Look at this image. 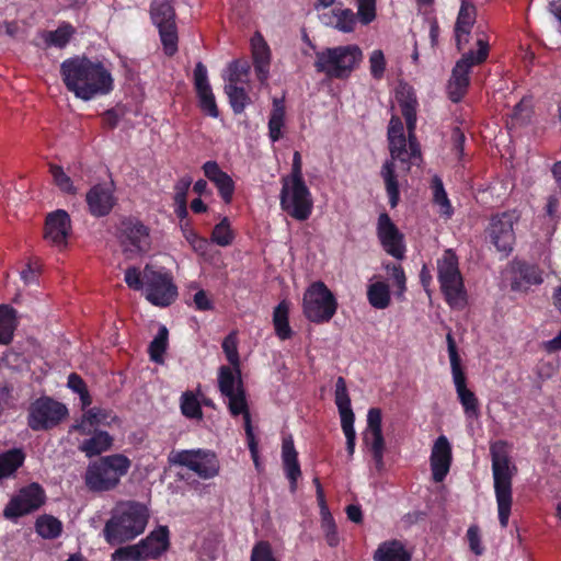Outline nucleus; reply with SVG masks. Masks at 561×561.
Returning <instances> with one entry per match:
<instances>
[{
    "label": "nucleus",
    "instance_id": "13d9d810",
    "mask_svg": "<svg viewBox=\"0 0 561 561\" xmlns=\"http://www.w3.org/2000/svg\"><path fill=\"white\" fill-rule=\"evenodd\" d=\"M49 171L55 184L60 191L68 194H76L77 190L73 186L72 180L65 173L60 165L51 164Z\"/></svg>",
    "mask_w": 561,
    "mask_h": 561
},
{
    "label": "nucleus",
    "instance_id": "cd10ccee",
    "mask_svg": "<svg viewBox=\"0 0 561 561\" xmlns=\"http://www.w3.org/2000/svg\"><path fill=\"white\" fill-rule=\"evenodd\" d=\"M282 462L286 478L289 481L290 490L295 491L298 479L301 477L298 453L295 448L291 436L283 439L282 444Z\"/></svg>",
    "mask_w": 561,
    "mask_h": 561
},
{
    "label": "nucleus",
    "instance_id": "0eeeda50",
    "mask_svg": "<svg viewBox=\"0 0 561 561\" xmlns=\"http://www.w3.org/2000/svg\"><path fill=\"white\" fill-rule=\"evenodd\" d=\"M337 306L335 296L321 280L312 283L305 293L302 309L310 322H329L336 313Z\"/></svg>",
    "mask_w": 561,
    "mask_h": 561
},
{
    "label": "nucleus",
    "instance_id": "052dcab7",
    "mask_svg": "<svg viewBox=\"0 0 561 561\" xmlns=\"http://www.w3.org/2000/svg\"><path fill=\"white\" fill-rule=\"evenodd\" d=\"M490 456L492 461V471L499 473V461L510 457L508 444L506 440H496L490 445Z\"/></svg>",
    "mask_w": 561,
    "mask_h": 561
},
{
    "label": "nucleus",
    "instance_id": "a18cd8bd",
    "mask_svg": "<svg viewBox=\"0 0 561 561\" xmlns=\"http://www.w3.org/2000/svg\"><path fill=\"white\" fill-rule=\"evenodd\" d=\"M225 93L228 96L229 104L234 114H241L245 107L251 103V98L243 87L238 84L225 85Z\"/></svg>",
    "mask_w": 561,
    "mask_h": 561
},
{
    "label": "nucleus",
    "instance_id": "603ef678",
    "mask_svg": "<svg viewBox=\"0 0 561 561\" xmlns=\"http://www.w3.org/2000/svg\"><path fill=\"white\" fill-rule=\"evenodd\" d=\"M251 66L247 59H237L228 66V83L227 84H239L248 81Z\"/></svg>",
    "mask_w": 561,
    "mask_h": 561
},
{
    "label": "nucleus",
    "instance_id": "e433bc0d",
    "mask_svg": "<svg viewBox=\"0 0 561 561\" xmlns=\"http://www.w3.org/2000/svg\"><path fill=\"white\" fill-rule=\"evenodd\" d=\"M285 113L284 99H274L268 118V137L273 142L278 141L283 137L282 129L285 125Z\"/></svg>",
    "mask_w": 561,
    "mask_h": 561
},
{
    "label": "nucleus",
    "instance_id": "0e129e2a",
    "mask_svg": "<svg viewBox=\"0 0 561 561\" xmlns=\"http://www.w3.org/2000/svg\"><path fill=\"white\" fill-rule=\"evenodd\" d=\"M386 268L390 273L398 289L396 293L398 298L403 297L404 291L407 290V277L403 267L397 264H389L386 266Z\"/></svg>",
    "mask_w": 561,
    "mask_h": 561
},
{
    "label": "nucleus",
    "instance_id": "a878e982",
    "mask_svg": "<svg viewBox=\"0 0 561 561\" xmlns=\"http://www.w3.org/2000/svg\"><path fill=\"white\" fill-rule=\"evenodd\" d=\"M251 53L256 78L261 83H265L270 77L272 54L260 32H256L251 38Z\"/></svg>",
    "mask_w": 561,
    "mask_h": 561
},
{
    "label": "nucleus",
    "instance_id": "1a4fd4ad",
    "mask_svg": "<svg viewBox=\"0 0 561 561\" xmlns=\"http://www.w3.org/2000/svg\"><path fill=\"white\" fill-rule=\"evenodd\" d=\"M279 205L291 218L307 220L313 209V199L306 182L282 180Z\"/></svg>",
    "mask_w": 561,
    "mask_h": 561
},
{
    "label": "nucleus",
    "instance_id": "7c9ffc66",
    "mask_svg": "<svg viewBox=\"0 0 561 561\" xmlns=\"http://www.w3.org/2000/svg\"><path fill=\"white\" fill-rule=\"evenodd\" d=\"M313 482L317 488V499L321 506V514H322L321 528L324 533L325 541L332 548L337 547L340 543V537L337 534L336 524L334 522V518L332 517L331 513L328 511V507L325 505V499H324L322 485L320 483L319 478H314Z\"/></svg>",
    "mask_w": 561,
    "mask_h": 561
},
{
    "label": "nucleus",
    "instance_id": "c85d7f7f",
    "mask_svg": "<svg viewBox=\"0 0 561 561\" xmlns=\"http://www.w3.org/2000/svg\"><path fill=\"white\" fill-rule=\"evenodd\" d=\"M389 150L392 159L408 162L407 137L401 118L392 115L388 126Z\"/></svg>",
    "mask_w": 561,
    "mask_h": 561
},
{
    "label": "nucleus",
    "instance_id": "6ab92c4d",
    "mask_svg": "<svg viewBox=\"0 0 561 561\" xmlns=\"http://www.w3.org/2000/svg\"><path fill=\"white\" fill-rule=\"evenodd\" d=\"M334 402L339 410L341 427L346 438V451L351 459L355 453L356 445V432L354 428L355 415L352 410L346 381L341 376L336 378Z\"/></svg>",
    "mask_w": 561,
    "mask_h": 561
},
{
    "label": "nucleus",
    "instance_id": "473e14b6",
    "mask_svg": "<svg viewBox=\"0 0 561 561\" xmlns=\"http://www.w3.org/2000/svg\"><path fill=\"white\" fill-rule=\"evenodd\" d=\"M90 438L84 439L79 445V450L88 458L100 456L113 446L114 438L105 431H94Z\"/></svg>",
    "mask_w": 561,
    "mask_h": 561
},
{
    "label": "nucleus",
    "instance_id": "f03ea898",
    "mask_svg": "<svg viewBox=\"0 0 561 561\" xmlns=\"http://www.w3.org/2000/svg\"><path fill=\"white\" fill-rule=\"evenodd\" d=\"M149 518L145 504L126 501L117 504L105 523L103 536L111 546L122 545L144 533Z\"/></svg>",
    "mask_w": 561,
    "mask_h": 561
},
{
    "label": "nucleus",
    "instance_id": "bb28decb",
    "mask_svg": "<svg viewBox=\"0 0 561 561\" xmlns=\"http://www.w3.org/2000/svg\"><path fill=\"white\" fill-rule=\"evenodd\" d=\"M145 560L160 558L170 547L168 526H159L139 541Z\"/></svg>",
    "mask_w": 561,
    "mask_h": 561
},
{
    "label": "nucleus",
    "instance_id": "a19ab883",
    "mask_svg": "<svg viewBox=\"0 0 561 561\" xmlns=\"http://www.w3.org/2000/svg\"><path fill=\"white\" fill-rule=\"evenodd\" d=\"M25 454L21 448H13L0 454V480L12 476L23 466Z\"/></svg>",
    "mask_w": 561,
    "mask_h": 561
},
{
    "label": "nucleus",
    "instance_id": "2eb2a0df",
    "mask_svg": "<svg viewBox=\"0 0 561 561\" xmlns=\"http://www.w3.org/2000/svg\"><path fill=\"white\" fill-rule=\"evenodd\" d=\"M45 502L46 493L44 488L37 482H32L21 488L18 493L10 499L3 510V516L7 519L15 520L39 510Z\"/></svg>",
    "mask_w": 561,
    "mask_h": 561
},
{
    "label": "nucleus",
    "instance_id": "c9c22d12",
    "mask_svg": "<svg viewBox=\"0 0 561 561\" xmlns=\"http://www.w3.org/2000/svg\"><path fill=\"white\" fill-rule=\"evenodd\" d=\"M76 28L68 22H62L55 31H44L42 38L46 47L64 48L68 45Z\"/></svg>",
    "mask_w": 561,
    "mask_h": 561
},
{
    "label": "nucleus",
    "instance_id": "4468645a",
    "mask_svg": "<svg viewBox=\"0 0 561 561\" xmlns=\"http://www.w3.org/2000/svg\"><path fill=\"white\" fill-rule=\"evenodd\" d=\"M499 466V473H496V471H492L494 494L497 504L499 523L502 528H506L508 526L513 505L512 480L514 471H516V467L511 466L510 457L500 460Z\"/></svg>",
    "mask_w": 561,
    "mask_h": 561
},
{
    "label": "nucleus",
    "instance_id": "20e7f679",
    "mask_svg": "<svg viewBox=\"0 0 561 561\" xmlns=\"http://www.w3.org/2000/svg\"><path fill=\"white\" fill-rule=\"evenodd\" d=\"M363 59L360 48L355 44L328 47L316 53L314 69L329 79L345 80Z\"/></svg>",
    "mask_w": 561,
    "mask_h": 561
},
{
    "label": "nucleus",
    "instance_id": "4be33fe9",
    "mask_svg": "<svg viewBox=\"0 0 561 561\" xmlns=\"http://www.w3.org/2000/svg\"><path fill=\"white\" fill-rule=\"evenodd\" d=\"M71 233V219L64 209L47 214L44 226V239L56 247H66Z\"/></svg>",
    "mask_w": 561,
    "mask_h": 561
},
{
    "label": "nucleus",
    "instance_id": "f8f14e48",
    "mask_svg": "<svg viewBox=\"0 0 561 561\" xmlns=\"http://www.w3.org/2000/svg\"><path fill=\"white\" fill-rule=\"evenodd\" d=\"M170 465L186 467L202 479H211L219 472L215 453L207 449L172 450L168 456Z\"/></svg>",
    "mask_w": 561,
    "mask_h": 561
},
{
    "label": "nucleus",
    "instance_id": "774afa93",
    "mask_svg": "<svg viewBox=\"0 0 561 561\" xmlns=\"http://www.w3.org/2000/svg\"><path fill=\"white\" fill-rule=\"evenodd\" d=\"M124 279L127 286L134 290L145 288V275L141 277L140 271L135 266L128 267L125 271Z\"/></svg>",
    "mask_w": 561,
    "mask_h": 561
},
{
    "label": "nucleus",
    "instance_id": "6e6552de",
    "mask_svg": "<svg viewBox=\"0 0 561 561\" xmlns=\"http://www.w3.org/2000/svg\"><path fill=\"white\" fill-rule=\"evenodd\" d=\"M116 238L126 257L141 255L148 252L151 245L150 228L133 216L119 220Z\"/></svg>",
    "mask_w": 561,
    "mask_h": 561
},
{
    "label": "nucleus",
    "instance_id": "412c9836",
    "mask_svg": "<svg viewBox=\"0 0 561 561\" xmlns=\"http://www.w3.org/2000/svg\"><path fill=\"white\" fill-rule=\"evenodd\" d=\"M194 88L198 99V106L203 113L213 118L219 117V108L215 94L208 81L207 68L203 62H197L194 72Z\"/></svg>",
    "mask_w": 561,
    "mask_h": 561
},
{
    "label": "nucleus",
    "instance_id": "72a5a7b5",
    "mask_svg": "<svg viewBox=\"0 0 561 561\" xmlns=\"http://www.w3.org/2000/svg\"><path fill=\"white\" fill-rule=\"evenodd\" d=\"M447 350L450 360L451 375L456 392L467 389V377L461 366V358L458 354L457 345L451 333L446 335Z\"/></svg>",
    "mask_w": 561,
    "mask_h": 561
},
{
    "label": "nucleus",
    "instance_id": "f704fd0d",
    "mask_svg": "<svg viewBox=\"0 0 561 561\" xmlns=\"http://www.w3.org/2000/svg\"><path fill=\"white\" fill-rule=\"evenodd\" d=\"M380 174L385 182L386 192L389 197V205L391 208H394L400 202V190L393 160H387L383 163Z\"/></svg>",
    "mask_w": 561,
    "mask_h": 561
},
{
    "label": "nucleus",
    "instance_id": "69168bd1",
    "mask_svg": "<svg viewBox=\"0 0 561 561\" xmlns=\"http://www.w3.org/2000/svg\"><path fill=\"white\" fill-rule=\"evenodd\" d=\"M98 431L95 425L92 424V420L89 416L88 411L85 410L80 419L76 420V422L70 426L69 433L77 432L80 435H91Z\"/></svg>",
    "mask_w": 561,
    "mask_h": 561
},
{
    "label": "nucleus",
    "instance_id": "4d7b16f0",
    "mask_svg": "<svg viewBox=\"0 0 561 561\" xmlns=\"http://www.w3.org/2000/svg\"><path fill=\"white\" fill-rule=\"evenodd\" d=\"M95 427L100 425L110 426L117 421V415L111 409L93 407L87 410Z\"/></svg>",
    "mask_w": 561,
    "mask_h": 561
},
{
    "label": "nucleus",
    "instance_id": "aec40b11",
    "mask_svg": "<svg viewBox=\"0 0 561 561\" xmlns=\"http://www.w3.org/2000/svg\"><path fill=\"white\" fill-rule=\"evenodd\" d=\"M377 236L383 250L391 256L401 260L404 257L405 245L403 234L392 222L387 213H381L377 222Z\"/></svg>",
    "mask_w": 561,
    "mask_h": 561
},
{
    "label": "nucleus",
    "instance_id": "5701e85b",
    "mask_svg": "<svg viewBox=\"0 0 561 561\" xmlns=\"http://www.w3.org/2000/svg\"><path fill=\"white\" fill-rule=\"evenodd\" d=\"M453 460L451 446L445 435H440L435 440L431 457L430 465L432 477L435 482H443L447 477Z\"/></svg>",
    "mask_w": 561,
    "mask_h": 561
},
{
    "label": "nucleus",
    "instance_id": "c03bdc74",
    "mask_svg": "<svg viewBox=\"0 0 561 561\" xmlns=\"http://www.w3.org/2000/svg\"><path fill=\"white\" fill-rule=\"evenodd\" d=\"M36 533L44 539L58 538L62 533V523L53 515H42L35 523Z\"/></svg>",
    "mask_w": 561,
    "mask_h": 561
},
{
    "label": "nucleus",
    "instance_id": "ddd939ff",
    "mask_svg": "<svg viewBox=\"0 0 561 561\" xmlns=\"http://www.w3.org/2000/svg\"><path fill=\"white\" fill-rule=\"evenodd\" d=\"M145 296L150 304L157 307L172 305L178 298V287L171 274L146 265Z\"/></svg>",
    "mask_w": 561,
    "mask_h": 561
},
{
    "label": "nucleus",
    "instance_id": "338daca9",
    "mask_svg": "<svg viewBox=\"0 0 561 561\" xmlns=\"http://www.w3.org/2000/svg\"><path fill=\"white\" fill-rule=\"evenodd\" d=\"M370 73L375 79H381L386 70V59L379 49L374 50L369 57Z\"/></svg>",
    "mask_w": 561,
    "mask_h": 561
},
{
    "label": "nucleus",
    "instance_id": "49530a36",
    "mask_svg": "<svg viewBox=\"0 0 561 561\" xmlns=\"http://www.w3.org/2000/svg\"><path fill=\"white\" fill-rule=\"evenodd\" d=\"M364 444L369 448L373 459L375 461L376 468L378 470L383 467V454L386 449L385 437L382 433H364L363 436Z\"/></svg>",
    "mask_w": 561,
    "mask_h": 561
},
{
    "label": "nucleus",
    "instance_id": "4c0bfd02",
    "mask_svg": "<svg viewBox=\"0 0 561 561\" xmlns=\"http://www.w3.org/2000/svg\"><path fill=\"white\" fill-rule=\"evenodd\" d=\"M16 329V311L8 305L0 306V344L8 345Z\"/></svg>",
    "mask_w": 561,
    "mask_h": 561
},
{
    "label": "nucleus",
    "instance_id": "3c124183",
    "mask_svg": "<svg viewBox=\"0 0 561 561\" xmlns=\"http://www.w3.org/2000/svg\"><path fill=\"white\" fill-rule=\"evenodd\" d=\"M457 397L467 419L476 420L480 416L479 400L473 391L467 388L458 391Z\"/></svg>",
    "mask_w": 561,
    "mask_h": 561
},
{
    "label": "nucleus",
    "instance_id": "9b49d317",
    "mask_svg": "<svg viewBox=\"0 0 561 561\" xmlns=\"http://www.w3.org/2000/svg\"><path fill=\"white\" fill-rule=\"evenodd\" d=\"M69 412L67 407L48 396H42L31 403L27 425L35 432L49 431L58 426Z\"/></svg>",
    "mask_w": 561,
    "mask_h": 561
},
{
    "label": "nucleus",
    "instance_id": "9d476101",
    "mask_svg": "<svg viewBox=\"0 0 561 561\" xmlns=\"http://www.w3.org/2000/svg\"><path fill=\"white\" fill-rule=\"evenodd\" d=\"M150 19L159 31L165 55L173 56L178 51L179 42L173 0H152Z\"/></svg>",
    "mask_w": 561,
    "mask_h": 561
},
{
    "label": "nucleus",
    "instance_id": "6e6d98bb",
    "mask_svg": "<svg viewBox=\"0 0 561 561\" xmlns=\"http://www.w3.org/2000/svg\"><path fill=\"white\" fill-rule=\"evenodd\" d=\"M233 232L230 229V222L227 217H224L211 231V241L220 247L230 245L233 241Z\"/></svg>",
    "mask_w": 561,
    "mask_h": 561
},
{
    "label": "nucleus",
    "instance_id": "c756f323",
    "mask_svg": "<svg viewBox=\"0 0 561 561\" xmlns=\"http://www.w3.org/2000/svg\"><path fill=\"white\" fill-rule=\"evenodd\" d=\"M516 276L512 280V289L516 291L527 290L533 285L542 283V272L535 265L526 262H518L515 267Z\"/></svg>",
    "mask_w": 561,
    "mask_h": 561
},
{
    "label": "nucleus",
    "instance_id": "7ed1b4c3",
    "mask_svg": "<svg viewBox=\"0 0 561 561\" xmlns=\"http://www.w3.org/2000/svg\"><path fill=\"white\" fill-rule=\"evenodd\" d=\"M131 466L130 459L123 454L102 456L89 463L84 473L85 486L91 492L114 490L121 479L127 474Z\"/></svg>",
    "mask_w": 561,
    "mask_h": 561
},
{
    "label": "nucleus",
    "instance_id": "e2e57ef3",
    "mask_svg": "<svg viewBox=\"0 0 561 561\" xmlns=\"http://www.w3.org/2000/svg\"><path fill=\"white\" fill-rule=\"evenodd\" d=\"M250 561H277V559L274 557L271 543L260 540L252 548Z\"/></svg>",
    "mask_w": 561,
    "mask_h": 561
},
{
    "label": "nucleus",
    "instance_id": "39448f33",
    "mask_svg": "<svg viewBox=\"0 0 561 561\" xmlns=\"http://www.w3.org/2000/svg\"><path fill=\"white\" fill-rule=\"evenodd\" d=\"M437 280L445 301L450 308L462 309L467 305V290L459 270L458 256L451 249L437 260Z\"/></svg>",
    "mask_w": 561,
    "mask_h": 561
},
{
    "label": "nucleus",
    "instance_id": "5fc2aeb1",
    "mask_svg": "<svg viewBox=\"0 0 561 561\" xmlns=\"http://www.w3.org/2000/svg\"><path fill=\"white\" fill-rule=\"evenodd\" d=\"M222 351L229 364L240 375V357L238 352V339L236 332L229 333L221 343Z\"/></svg>",
    "mask_w": 561,
    "mask_h": 561
},
{
    "label": "nucleus",
    "instance_id": "8fccbe9b",
    "mask_svg": "<svg viewBox=\"0 0 561 561\" xmlns=\"http://www.w3.org/2000/svg\"><path fill=\"white\" fill-rule=\"evenodd\" d=\"M241 379V374L238 375L234 368L228 366H220L218 370V388L221 396H229L237 390L238 379Z\"/></svg>",
    "mask_w": 561,
    "mask_h": 561
},
{
    "label": "nucleus",
    "instance_id": "393cba45",
    "mask_svg": "<svg viewBox=\"0 0 561 561\" xmlns=\"http://www.w3.org/2000/svg\"><path fill=\"white\" fill-rule=\"evenodd\" d=\"M85 202L90 214L93 217L100 218L107 216L112 211L116 204V198L111 188L102 184H96L87 193Z\"/></svg>",
    "mask_w": 561,
    "mask_h": 561
},
{
    "label": "nucleus",
    "instance_id": "ea45409f",
    "mask_svg": "<svg viewBox=\"0 0 561 561\" xmlns=\"http://www.w3.org/2000/svg\"><path fill=\"white\" fill-rule=\"evenodd\" d=\"M289 306L283 300L275 308L273 312V324L275 334L282 340H288L293 336V330L289 325Z\"/></svg>",
    "mask_w": 561,
    "mask_h": 561
},
{
    "label": "nucleus",
    "instance_id": "423d86ee",
    "mask_svg": "<svg viewBox=\"0 0 561 561\" xmlns=\"http://www.w3.org/2000/svg\"><path fill=\"white\" fill-rule=\"evenodd\" d=\"M478 50H469L457 60L448 81V98L458 103L466 95L470 84V70L473 66L484 62L489 56V43L482 38L477 41Z\"/></svg>",
    "mask_w": 561,
    "mask_h": 561
},
{
    "label": "nucleus",
    "instance_id": "09e8293b",
    "mask_svg": "<svg viewBox=\"0 0 561 561\" xmlns=\"http://www.w3.org/2000/svg\"><path fill=\"white\" fill-rule=\"evenodd\" d=\"M169 331L167 327L161 325L157 335L149 344V356L150 359L157 364L163 363V355L168 348Z\"/></svg>",
    "mask_w": 561,
    "mask_h": 561
},
{
    "label": "nucleus",
    "instance_id": "2f4dec72",
    "mask_svg": "<svg viewBox=\"0 0 561 561\" xmlns=\"http://www.w3.org/2000/svg\"><path fill=\"white\" fill-rule=\"evenodd\" d=\"M412 554L398 539L381 542L374 552V561H411Z\"/></svg>",
    "mask_w": 561,
    "mask_h": 561
},
{
    "label": "nucleus",
    "instance_id": "864d4df0",
    "mask_svg": "<svg viewBox=\"0 0 561 561\" xmlns=\"http://www.w3.org/2000/svg\"><path fill=\"white\" fill-rule=\"evenodd\" d=\"M180 408L182 414L187 419L201 420L203 417L201 403L192 391L182 393Z\"/></svg>",
    "mask_w": 561,
    "mask_h": 561
},
{
    "label": "nucleus",
    "instance_id": "dca6fc26",
    "mask_svg": "<svg viewBox=\"0 0 561 561\" xmlns=\"http://www.w3.org/2000/svg\"><path fill=\"white\" fill-rule=\"evenodd\" d=\"M396 98L399 103L401 114L404 117L407 124L410 149L407 158L409 161L412 158L421 157V149L415 135L419 102L414 89L408 83L399 84L396 92Z\"/></svg>",
    "mask_w": 561,
    "mask_h": 561
},
{
    "label": "nucleus",
    "instance_id": "79ce46f5",
    "mask_svg": "<svg viewBox=\"0 0 561 561\" xmlns=\"http://www.w3.org/2000/svg\"><path fill=\"white\" fill-rule=\"evenodd\" d=\"M431 190L433 192V203L440 208V215L450 218L454 214V208L447 196L444 187L443 180L439 175H434L431 180Z\"/></svg>",
    "mask_w": 561,
    "mask_h": 561
},
{
    "label": "nucleus",
    "instance_id": "f257e3e1",
    "mask_svg": "<svg viewBox=\"0 0 561 561\" xmlns=\"http://www.w3.org/2000/svg\"><path fill=\"white\" fill-rule=\"evenodd\" d=\"M60 77L66 89L82 101L106 95L114 89L110 69L101 60L87 56L65 59L60 64Z\"/></svg>",
    "mask_w": 561,
    "mask_h": 561
},
{
    "label": "nucleus",
    "instance_id": "680f3d73",
    "mask_svg": "<svg viewBox=\"0 0 561 561\" xmlns=\"http://www.w3.org/2000/svg\"><path fill=\"white\" fill-rule=\"evenodd\" d=\"M181 228L186 241L191 244L194 251L205 253L208 245L207 239L198 236L196 231L190 228L188 221L181 225Z\"/></svg>",
    "mask_w": 561,
    "mask_h": 561
},
{
    "label": "nucleus",
    "instance_id": "b1692460",
    "mask_svg": "<svg viewBox=\"0 0 561 561\" xmlns=\"http://www.w3.org/2000/svg\"><path fill=\"white\" fill-rule=\"evenodd\" d=\"M202 170L205 178L215 185L224 203L230 204L236 191L233 179L225 172L215 160L206 161L202 165Z\"/></svg>",
    "mask_w": 561,
    "mask_h": 561
},
{
    "label": "nucleus",
    "instance_id": "de8ad7c7",
    "mask_svg": "<svg viewBox=\"0 0 561 561\" xmlns=\"http://www.w3.org/2000/svg\"><path fill=\"white\" fill-rule=\"evenodd\" d=\"M357 18L351 9H334L329 24L340 32L351 33L355 30Z\"/></svg>",
    "mask_w": 561,
    "mask_h": 561
},
{
    "label": "nucleus",
    "instance_id": "a211bd4d",
    "mask_svg": "<svg viewBox=\"0 0 561 561\" xmlns=\"http://www.w3.org/2000/svg\"><path fill=\"white\" fill-rule=\"evenodd\" d=\"M225 397L228 399V411L231 416L237 417L242 415L243 417L248 448L255 467H259V443L253 431L251 413L242 379H238L237 390Z\"/></svg>",
    "mask_w": 561,
    "mask_h": 561
},
{
    "label": "nucleus",
    "instance_id": "f3484780",
    "mask_svg": "<svg viewBox=\"0 0 561 561\" xmlns=\"http://www.w3.org/2000/svg\"><path fill=\"white\" fill-rule=\"evenodd\" d=\"M520 218L516 209L497 213L490 218L486 229L491 243L501 252L508 253L515 242L514 224Z\"/></svg>",
    "mask_w": 561,
    "mask_h": 561
},
{
    "label": "nucleus",
    "instance_id": "37998d69",
    "mask_svg": "<svg viewBox=\"0 0 561 561\" xmlns=\"http://www.w3.org/2000/svg\"><path fill=\"white\" fill-rule=\"evenodd\" d=\"M368 302L376 309H386L391 302L390 289L385 282H376L368 286Z\"/></svg>",
    "mask_w": 561,
    "mask_h": 561
},
{
    "label": "nucleus",
    "instance_id": "bf43d9fd",
    "mask_svg": "<svg viewBox=\"0 0 561 561\" xmlns=\"http://www.w3.org/2000/svg\"><path fill=\"white\" fill-rule=\"evenodd\" d=\"M357 16L362 24L368 25L376 19L377 0H355Z\"/></svg>",
    "mask_w": 561,
    "mask_h": 561
},
{
    "label": "nucleus",
    "instance_id": "58836bf2",
    "mask_svg": "<svg viewBox=\"0 0 561 561\" xmlns=\"http://www.w3.org/2000/svg\"><path fill=\"white\" fill-rule=\"evenodd\" d=\"M477 8L469 0H462L454 27V33L471 34L476 23Z\"/></svg>",
    "mask_w": 561,
    "mask_h": 561
}]
</instances>
